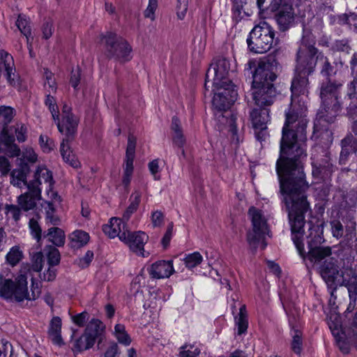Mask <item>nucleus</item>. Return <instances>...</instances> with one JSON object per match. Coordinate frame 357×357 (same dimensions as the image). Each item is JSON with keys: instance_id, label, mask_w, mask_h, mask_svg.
<instances>
[{"instance_id": "obj_34", "label": "nucleus", "mask_w": 357, "mask_h": 357, "mask_svg": "<svg viewBox=\"0 0 357 357\" xmlns=\"http://www.w3.org/2000/svg\"><path fill=\"white\" fill-rule=\"evenodd\" d=\"M102 332L103 327L102 326V322L96 319H91L86 326L85 330V333L89 335L90 337H93L95 342L96 340H98L99 342L102 340Z\"/></svg>"}, {"instance_id": "obj_26", "label": "nucleus", "mask_w": 357, "mask_h": 357, "mask_svg": "<svg viewBox=\"0 0 357 357\" xmlns=\"http://www.w3.org/2000/svg\"><path fill=\"white\" fill-rule=\"evenodd\" d=\"M29 172L30 167L26 163L22 164L18 169H14L10 172V183L13 186L20 188L24 185L28 188L29 183L26 181V177Z\"/></svg>"}, {"instance_id": "obj_9", "label": "nucleus", "mask_w": 357, "mask_h": 357, "mask_svg": "<svg viewBox=\"0 0 357 357\" xmlns=\"http://www.w3.org/2000/svg\"><path fill=\"white\" fill-rule=\"evenodd\" d=\"M268 9L275 13L274 18L280 31H285L293 25L295 13L291 3L285 0H272Z\"/></svg>"}, {"instance_id": "obj_42", "label": "nucleus", "mask_w": 357, "mask_h": 357, "mask_svg": "<svg viewBox=\"0 0 357 357\" xmlns=\"http://www.w3.org/2000/svg\"><path fill=\"white\" fill-rule=\"evenodd\" d=\"M244 1L243 0H232V18L236 22L241 21L245 15H248L243 10Z\"/></svg>"}, {"instance_id": "obj_36", "label": "nucleus", "mask_w": 357, "mask_h": 357, "mask_svg": "<svg viewBox=\"0 0 357 357\" xmlns=\"http://www.w3.org/2000/svg\"><path fill=\"white\" fill-rule=\"evenodd\" d=\"M95 344L93 337H90L85 332L73 342L74 352H81L92 347Z\"/></svg>"}, {"instance_id": "obj_60", "label": "nucleus", "mask_w": 357, "mask_h": 357, "mask_svg": "<svg viewBox=\"0 0 357 357\" xmlns=\"http://www.w3.org/2000/svg\"><path fill=\"white\" fill-rule=\"evenodd\" d=\"M10 163L5 156H0V172L1 176H6L10 171Z\"/></svg>"}, {"instance_id": "obj_51", "label": "nucleus", "mask_w": 357, "mask_h": 357, "mask_svg": "<svg viewBox=\"0 0 357 357\" xmlns=\"http://www.w3.org/2000/svg\"><path fill=\"white\" fill-rule=\"evenodd\" d=\"M31 234L39 243L42 238V229L38 221L35 218H31L29 222Z\"/></svg>"}, {"instance_id": "obj_53", "label": "nucleus", "mask_w": 357, "mask_h": 357, "mask_svg": "<svg viewBox=\"0 0 357 357\" xmlns=\"http://www.w3.org/2000/svg\"><path fill=\"white\" fill-rule=\"evenodd\" d=\"M199 350L197 347L192 344H185L181 347L179 357H197Z\"/></svg>"}, {"instance_id": "obj_46", "label": "nucleus", "mask_w": 357, "mask_h": 357, "mask_svg": "<svg viewBox=\"0 0 357 357\" xmlns=\"http://www.w3.org/2000/svg\"><path fill=\"white\" fill-rule=\"evenodd\" d=\"M46 94V98L45 100V105L48 107L50 112L52 114L54 121L58 120L59 116V112L58 106L56 102V100L52 93H47Z\"/></svg>"}, {"instance_id": "obj_47", "label": "nucleus", "mask_w": 357, "mask_h": 357, "mask_svg": "<svg viewBox=\"0 0 357 357\" xmlns=\"http://www.w3.org/2000/svg\"><path fill=\"white\" fill-rule=\"evenodd\" d=\"M183 260L185 266L192 269L202 263L203 257L199 252H194L186 255Z\"/></svg>"}, {"instance_id": "obj_2", "label": "nucleus", "mask_w": 357, "mask_h": 357, "mask_svg": "<svg viewBox=\"0 0 357 357\" xmlns=\"http://www.w3.org/2000/svg\"><path fill=\"white\" fill-rule=\"evenodd\" d=\"M342 84L336 80L328 79L323 81L319 87V97L321 105L317 116L319 119L314 122V131L312 137H314L318 131V123L320 121L331 123L342 109L340 91Z\"/></svg>"}, {"instance_id": "obj_61", "label": "nucleus", "mask_w": 357, "mask_h": 357, "mask_svg": "<svg viewBox=\"0 0 357 357\" xmlns=\"http://www.w3.org/2000/svg\"><path fill=\"white\" fill-rule=\"evenodd\" d=\"M188 10V0H178L177 16L183 20Z\"/></svg>"}, {"instance_id": "obj_37", "label": "nucleus", "mask_w": 357, "mask_h": 357, "mask_svg": "<svg viewBox=\"0 0 357 357\" xmlns=\"http://www.w3.org/2000/svg\"><path fill=\"white\" fill-rule=\"evenodd\" d=\"M130 201V204L123 215L122 219L125 221H128L131 215L137 211L141 201V193L139 191H135L131 195Z\"/></svg>"}, {"instance_id": "obj_63", "label": "nucleus", "mask_w": 357, "mask_h": 357, "mask_svg": "<svg viewBox=\"0 0 357 357\" xmlns=\"http://www.w3.org/2000/svg\"><path fill=\"white\" fill-rule=\"evenodd\" d=\"M120 352L116 343L111 344L106 349L104 357H119Z\"/></svg>"}, {"instance_id": "obj_24", "label": "nucleus", "mask_w": 357, "mask_h": 357, "mask_svg": "<svg viewBox=\"0 0 357 357\" xmlns=\"http://www.w3.org/2000/svg\"><path fill=\"white\" fill-rule=\"evenodd\" d=\"M269 109L255 108L250 112V119L255 131L266 130L267 123L270 121Z\"/></svg>"}, {"instance_id": "obj_49", "label": "nucleus", "mask_w": 357, "mask_h": 357, "mask_svg": "<svg viewBox=\"0 0 357 357\" xmlns=\"http://www.w3.org/2000/svg\"><path fill=\"white\" fill-rule=\"evenodd\" d=\"M45 219L47 223H50L54 226L59 225L61 220L58 215H55V208L52 203H48L45 208Z\"/></svg>"}, {"instance_id": "obj_43", "label": "nucleus", "mask_w": 357, "mask_h": 357, "mask_svg": "<svg viewBox=\"0 0 357 357\" xmlns=\"http://www.w3.org/2000/svg\"><path fill=\"white\" fill-rule=\"evenodd\" d=\"M324 241V239L321 234L317 231H310V235L307 236V248L308 251H311L316 248H320L321 244Z\"/></svg>"}, {"instance_id": "obj_32", "label": "nucleus", "mask_w": 357, "mask_h": 357, "mask_svg": "<svg viewBox=\"0 0 357 357\" xmlns=\"http://www.w3.org/2000/svg\"><path fill=\"white\" fill-rule=\"evenodd\" d=\"M334 170L335 167L331 162L330 157L326 155L318 166L313 165L312 174H317L324 178L330 176Z\"/></svg>"}, {"instance_id": "obj_35", "label": "nucleus", "mask_w": 357, "mask_h": 357, "mask_svg": "<svg viewBox=\"0 0 357 357\" xmlns=\"http://www.w3.org/2000/svg\"><path fill=\"white\" fill-rule=\"evenodd\" d=\"M308 258L314 264L320 263L324 259H327V257H331L332 254L331 248L328 246L316 248L315 249L308 251Z\"/></svg>"}, {"instance_id": "obj_56", "label": "nucleus", "mask_w": 357, "mask_h": 357, "mask_svg": "<svg viewBox=\"0 0 357 357\" xmlns=\"http://www.w3.org/2000/svg\"><path fill=\"white\" fill-rule=\"evenodd\" d=\"M15 114V109L8 106H0V117L3 119V121L6 123H10Z\"/></svg>"}, {"instance_id": "obj_21", "label": "nucleus", "mask_w": 357, "mask_h": 357, "mask_svg": "<svg viewBox=\"0 0 357 357\" xmlns=\"http://www.w3.org/2000/svg\"><path fill=\"white\" fill-rule=\"evenodd\" d=\"M337 259L330 257L324 260V263L319 267L320 274L328 285L335 284V280L339 275Z\"/></svg>"}, {"instance_id": "obj_15", "label": "nucleus", "mask_w": 357, "mask_h": 357, "mask_svg": "<svg viewBox=\"0 0 357 357\" xmlns=\"http://www.w3.org/2000/svg\"><path fill=\"white\" fill-rule=\"evenodd\" d=\"M291 102L298 103V100L302 103L303 101L299 99L301 96H307L309 93L310 82L308 75L295 73L291 84Z\"/></svg>"}, {"instance_id": "obj_55", "label": "nucleus", "mask_w": 357, "mask_h": 357, "mask_svg": "<svg viewBox=\"0 0 357 357\" xmlns=\"http://www.w3.org/2000/svg\"><path fill=\"white\" fill-rule=\"evenodd\" d=\"M19 206L14 204H6L5 206V213L7 215L10 214L16 222L20 219L21 208L24 210L20 204Z\"/></svg>"}, {"instance_id": "obj_57", "label": "nucleus", "mask_w": 357, "mask_h": 357, "mask_svg": "<svg viewBox=\"0 0 357 357\" xmlns=\"http://www.w3.org/2000/svg\"><path fill=\"white\" fill-rule=\"evenodd\" d=\"M236 324L238 327V334L242 335L247 331L248 321L247 315H238L235 317Z\"/></svg>"}, {"instance_id": "obj_5", "label": "nucleus", "mask_w": 357, "mask_h": 357, "mask_svg": "<svg viewBox=\"0 0 357 357\" xmlns=\"http://www.w3.org/2000/svg\"><path fill=\"white\" fill-rule=\"evenodd\" d=\"M105 43V52L109 59L124 63L132 59V47L128 41L116 33L107 32L102 36Z\"/></svg>"}, {"instance_id": "obj_16", "label": "nucleus", "mask_w": 357, "mask_h": 357, "mask_svg": "<svg viewBox=\"0 0 357 357\" xmlns=\"http://www.w3.org/2000/svg\"><path fill=\"white\" fill-rule=\"evenodd\" d=\"M54 121L56 123L59 131L65 136L63 140L73 141L75 139L79 123L77 116H67L62 117L61 121H60L59 116L58 120Z\"/></svg>"}, {"instance_id": "obj_10", "label": "nucleus", "mask_w": 357, "mask_h": 357, "mask_svg": "<svg viewBox=\"0 0 357 357\" xmlns=\"http://www.w3.org/2000/svg\"><path fill=\"white\" fill-rule=\"evenodd\" d=\"M319 53L318 49L314 45L299 47L296 54L295 73L308 76L312 74L318 61L317 55Z\"/></svg>"}, {"instance_id": "obj_58", "label": "nucleus", "mask_w": 357, "mask_h": 357, "mask_svg": "<svg viewBox=\"0 0 357 357\" xmlns=\"http://www.w3.org/2000/svg\"><path fill=\"white\" fill-rule=\"evenodd\" d=\"M89 315L86 312H82L72 317L73 322L78 326L82 327L89 320Z\"/></svg>"}, {"instance_id": "obj_52", "label": "nucleus", "mask_w": 357, "mask_h": 357, "mask_svg": "<svg viewBox=\"0 0 357 357\" xmlns=\"http://www.w3.org/2000/svg\"><path fill=\"white\" fill-rule=\"evenodd\" d=\"M39 144L43 151L50 153L56 146L54 141L46 135H40L39 137Z\"/></svg>"}, {"instance_id": "obj_27", "label": "nucleus", "mask_w": 357, "mask_h": 357, "mask_svg": "<svg viewBox=\"0 0 357 357\" xmlns=\"http://www.w3.org/2000/svg\"><path fill=\"white\" fill-rule=\"evenodd\" d=\"M61 319L59 317H54L50 323L48 335L53 344L61 346L64 344L61 335Z\"/></svg>"}, {"instance_id": "obj_50", "label": "nucleus", "mask_w": 357, "mask_h": 357, "mask_svg": "<svg viewBox=\"0 0 357 357\" xmlns=\"http://www.w3.org/2000/svg\"><path fill=\"white\" fill-rule=\"evenodd\" d=\"M22 257V252L19 247H13L6 255L7 261L12 266L16 265Z\"/></svg>"}, {"instance_id": "obj_33", "label": "nucleus", "mask_w": 357, "mask_h": 357, "mask_svg": "<svg viewBox=\"0 0 357 357\" xmlns=\"http://www.w3.org/2000/svg\"><path fill=\"white\" fill-rule=\"evenodd\" d=\"M45 237L48 238V241L57 247H61L65 244V233L63 230L57 227L48 229L47 234H44V238Z\"/></svg>"}, {"instance_id": "obj_22", "label": "nucleus", "mask_w": 357, "mask_h": 357, "mask_svg": "<svg viewBox=\"0 0 357 357\" xmlns=\"http://www.w3.org/2000/svg\"><path fill=\"white\" fill-rule=\"evenodd\" d=\"M149 275L153 278L160 279L170 277L174 270L172 260H160L153 263L148 269Z\"/></svg>"}, {"instance_id": "obj_12", "label": "nucleus", "mask_w": 357, "mask_h": 357, "mask_svg": "<svg viewBox=\"0 0 357 357\" xmlns=\"http://www.w3.org/2000/svg\"><path fill=\"white\" fill-rule=\"evenodd\" d=\"M222 89L213 87L214 96L213 106L218 111H226L230 108L237 98L235 86H222Z\"/></svg>"}, {"instance_id": "obj_18", "label": "nucleus", "mask_w": 357, "mask_h": 357, "mask_svg": "<svg viewBox=\"0 0 357 357\" xmlns=\"http://www.w3.org/2000/svg\"><path fill=\"white\" fill-rule=\"evenodd\" d=\"M148 240V236L142 231L130 232L127 231L126 239L121 241L128 245L130 249L137 255L144 257V246Z\"/></svg>"}, {"instance_id": "obj_64", "label": "nucleus", "mask_w": 357, "mask_h": 357, "mask_svg": "<svg viewBox=\"0 0 357 357\" xmlns=\"http://www.w3.org/2000/svg\"><path fill=\"white\" fill-rule=\"evenodd\" d=\"M350 74L351 77H357V52L353 53L349 60Z\"/></svg>"}, {"instance_id": "obj_25", "label": "nucleus", "mask_w": 357, "mask_h": 357, "mask_svg": "<svg viewBox=\"0 0 357 357\" xmlns=\"http://www.w3.org/2000/svg\"><path fill=\"white\" fill-rule=\"evenodd\" d=\"M298 320L295 316H290L289 323L291 328L292 341L291 342V350L298 355H300L303 349L302 332L298 328Z\"/></svg>"}, {"instance_id": "obj_62", "label": "nucleus", "mask_w": 357, "mask_h": 357, "mask_svg": "<svg viewBox=\"0 0 357 357\" xmlns=\"http://www.w3.org/2000/svg\"><path fill=\"white\" fill-rule=\"evenodd\" d=\"M151 221L153 227H160L164 222V214L160 211L153 212Z\"/></svg>"}, {"instance_id": "obj_1", "label": "nucleus", "mask_w": 357, "mask_h": 357, "mask_svg": "<svg viewBox=\"0 0 357 357\" xmlns=\"http://www.w3.org/2000/svg\"><path fill=\"white\" fill-rule=\"evenodd\" d=\"M308 122L305 102H291L285 111L280 156L275 165L280 183L279 192L288 213L291 239L302 257L305 256L303 243L305 214L310 208L306 195L309 184L303 169V162L307 158Z\"/></svg>"}, {"instance_id": "obj_44", "label": "nucleus", "mask_w": 357, "mask_h": 357, "mask_svg": "<svg viewBox=\"0 0 357 357\" xmlns=\"http://www.w3.org/2000/svg\"><path fill=\"white\" fill-rule=\"evenodd\" d=\"M16 26L22 34L26 36L27 41H29V37L31 36V31L29 22L25 15H19L16 21Z\"/></svg>"}, {"instance_id": "obj_11", "label": "nucleus", "mask_w": 357, "mask_h": 357, "mask_svg": "<svg viewBox=\"0 0 357 357\" xmlns=\"http://www.w3.org/2000/svg\"><path fill=\"white\" fill-rule=\"evenodd\" d=\"M252 97L255 104L262 109H269L276 99L277 91L273 84L252 85Z\"/></svg>"}, {"instance_id": "obj_38", "label": "nucleus", "mask_w": 357, "mask_h": 357, "mask_svg": "<svg viewBox=\"0 0 357 357\" xmlns=\"http://www.w3.org/2000/svg\"><path fill=\"white\" fill-rule=\"evenodd\" d=\"M44 89L45 93H55L57 90V84L54 78V75L48 68L44 69Z\"/></svg>"}, {"instance_id": "obj_54", "label": "nucleus", "mask_w": 357, "mask_h": 357, "mask_svg": "<svg viewBox=\"0 0 357 357\" xmlns=\"http://www.w3.org/2000/svg\"><path fill=\"white\" fill-rule=\"evenodd\" d=\"M47 261L50 266H56L61 260V255L59 250L54 247L50 248L47 255Z\"/></svg>"}, {"instance_id": "obj_40", "label": "nucleus", "mask_w": 357, "mask_h": 357, "mask_svg": "<svg viewBox=\"0 0 357 357\" xmlns=\"http://www.w3.org/2000/svg\"><path fill=\"white\" fill-rule=\"evenodd\" d=\"M114 335L119 343L125 346H128L131 343V338L127 333L123 324H117L115 325Z\"/></svg>"}, {"instance_id": "obj_59", "label": "nucleus", "mask_w": 357, "mask_h": 357, "mask_svg": "<svg viewBox=\"0 0 357 357\" xmlns=\"http://www.w3.org/2000/svg\"><path fill=\"white\" fill-rule=\"evenodd\" d=\"M8 352L11 356L13 353L11 344L5 340H0V357H7Z\"/></svg>"}, {"instance_id": "obj_20", "label": "nucleus", "mask_w": 357, "mask_h": 357, "mask_svg": "<svg viewBox=\"0 0 357 357\" xmlns=\"http://www.w3.org/2000/svg\"><path fill=\"white\" fill-rule=\"evenodd\" d=\"M341 151L339 157V163L346 165L349 157L357 152V137L351 134L347 135L340 141Z\"/></svg>"}, {"instance_id": "obj_28", "label": "nucleus", "mask_w": 357, "mask_h": 357, "mask_svg": "<svg viewBox=\"0 0 357 357\" xmlns=\"http://www.w3.org/2000/svg\"><path fill=\"white\" fill-rule=\"evenodd\" d=\"M171 128L174 132L173 142L176 146L181 149V155L185 157V151L183 147L185 144V139L183 134L180 121L176 116L172 117Z\"/></svg>"}, {"instance_id": "obj_7", "label": "nucleus", "mask_w": 357, "mask_h": 357, "mask_svg": "<svg viewBox=\"0 0 357 357\" xmlns=\"http://www.w3.org/2000/svg\"><path fill=\"white\" fill-rule=\"evenodd\" d=\"M248 213L251 217L252 229L247 233V241L254 249H256L261 242V248L264 250L267 245L265 242V235L268 230L266 220L262 212L254 206L250 208Z\"/></svg>"}, {"instance_id": "obj_17", "label": "nucleus", "mask_w": 357, "mask_h": 357, "mask_svg": "<svg viewBox=\"0 0 357 357\" xmlns=\"http://www.w3.org/2000/svg\"><path fill=\"white\" fill-rule=\"evenodd\" d=\"M102 231L110 238L118 236L122 241L126 239L128 230L126 229L125 220L119 218H112L109 224L102 226Z\"/></svg>"}, {"instance_id": "obj_13", "label": "nucleus", "mask_w": 357, "mask_h": 357, "mask_svg": "<svg viewBox=\"0 0 357 357\" xmlns=\"http://www.w3.org/2000/svg\"><path fill=\"white\" fill-rule=\"evenodd\" d=\"M275 60L271 62L269 59L266 61H261L258 63L257 68H255L252 74V82L253 86L265 85L266 84H273L272 82L276 79L277 75L274 72V66L273 63Z\"/></svg>"}, {"instance_id": "obj_3", "label": "nucleus", "mask_w": 357, "mask_h": 357, "mask_svg": "<svg viewBox=\"0 0 357 357\" xmlns=\"http://www.w3.org/2000/svg\"><path fill=\"white\" fill-rule=\"evenodd\" d=\"M43 181L50 189L52 188L54 181L52 172L44 166H39L34 174V179L28 184V191L17 197V203L24 211L33 209L36 206V201L40 199Z\"/></svg>"}, {"instance_id": "obj_45", "label": "nucleus", "mask_w": 357, "mask_h": 357, "mask_svg": "<svg viewBox=\"0 0 357 357\" xmlns=\"http://www.w3.org/2000/svg\"><path fill=\"white\" fill-rule=\"evenodd\" d=\"M351 40L348 38L335 40L333 44L332 50L349 54L351 50Z\"/></svg>"}, {"instance_id": "obj_23", "label": "nucleus", "mask_w": 357, "mask_h": 357, "mask_svg": "<svg viewBox=\"0 0 357 357\" xmlns=\"http://www.w3.org/2000/svg\"><path fill=\"white\" fill-rule=\"evenodd\" d=\"M1 59L4 65V75L11 86L17 84V75L15 74V68L13 56L4 50L0 51Z\"/></svg>"}, {"instance_id": "obj_48", "label": "nucleus", "mask_w": 357, "mask_h": 357, "mask_svg": "<svg viewBox=\"0 0 357 357\" xmlns=\"http://www.w3.org/2000/svg\"><path fill=\"white\" fill-rule=\"evenodd\" d=\"M345 97L357 101V77H352V79L347 82Z\"/></svg>"}, {"instance_id": "obj_4", "label": "nucleus", "mask_w": 357, "mask_h": 357, "mask_svg": "<svg viewBox=\"0 0 357 357\" xmlns=\"http://www.w3.org/2000/svg\"><path fill=\"white\" fill-rule=\"evenodd\" d=\"M275 31L266 22L255 25L247 38L248 50L255 54H264L269 51L273 45Z\"/></svg>"}, {"instance_id": "obj_31", "label": "nucleus", "mask_w": 357, "mask_h": 357, "mask_svg": "<svg viewBox=\"0 0 357 357\" xmlns=\"http://www.w3.org/2000/svg\"><path fill=\"white\" fill-rule=\"evenodd\" d=\"M71 141L62 140L60 145V153L63 161L74 168L79 166V162L77 160L75 155L73 153L69 143Z\"/></svg>"}, {"instance_id": "obj_19", "label": "nucleus", "mask_w": 357, "mask_h": 357, "mask_svg": "<svg viewBox=\"0 0 357 357\" xmlns=\"http://www.w3.org/2000/svg\"><path fill=\"white\" fill-rule=\"evenodd\" d=\"M341 285L347 288L350 298H357V270L352 267H344L341 272Z\"/></svg>"}, {"instance_id": "obj_8", "label": "nucleus", "mask_w": 357, "mask_h": 357, "mask_svg": "<svg viewBox=\"0 0 357 357\" xmlns=\"http://www.w3.org/2000/svg\"><path fill=\"white\" fill-rule=\"evenodd\" d=\"M230 62L224 57L216 59L206 72V82L213 80V87L222 89V86H234L229 79Z\"/></svg>"}, {"instance_id": "obj_39", "label": "nucleus", "mask_w": 357, "mask_h": 357, "mask_svg": "<svg viewBox=\"0 0 357 357\" xmlns=\"http://www.w3.org/2000/svg\"><path fill=\"white\" fill-rule=\"evenodd\" d=\"M318 61L321 62L320 73L326 77V79H331L330 77L333 75L334 67L331 65L329 59L322 52H319L317 55Z\"/></svg>"}, {"instance_id": "obj_30", "label": "nucleus", "mask_w": 357, "mask_h": 357, "mask_svg": "<svg viewBox=\"0 0 357 357\" xmlns=\"http://www.w3.org/2000/svg\"><path fill=\"white\" fill-rule=\"evenodd\" d=\"M69 245L73 249H79L89 241V234L83 230H75L69 235Z\"/></svg>"}, {"instance_id": "obj_29", "label": "nucleus", "mask_w": 357, "mask_h": 357, "mask_svg": "<svg viewBox=\"0 0 357 357\" xmlns=\"http://www.w3.org/2000/svg\"><path fill=\"white\" fill-rule=\"evenodd\" d=\"M14 137L8 134V132L3 130L0 132V153L3 151L2 146L10 149V155L12 157H17L20 155V149L19 147L14 144Z\"/></svg>"}, {"instance_id": "obj_14", "label": "nucleus", "mask_w": 357, "mask_h": 357, "mask_svg": "<svg viewBox=\"0 0 357 357\" xmlns=\"http://www.w3.org/2000/svg\"><path fill=\"white\" fill-rule=\"evenodd\" d=\"M136 144V137L133 135L130 134L128 137L126 158L123 164V176L122 179V183L125 188H128L133 173V162L135 156Z\"/></svg>"}, {"instance_id": "obj_6", "label": "nucleus", "mask_w": 357, "mask_h": 357, "mask_svg": "<svg viewBox=\"0 0 357 357\" xmlns=\"http://www.w3.org/2000/svg\"><path fill=\"white\" fill-rule=\"evenodd\" d=\"M40 293V291L37 287L32 289V297H30L26 278L24 275H19L15 282L10 279L3 280L0 277V296L6 298H14L18 302L25 299L35 300L38 297Z\"/></svg>"}, {"instance_id": "obj_41", "label": "nucleus", "mask_w": 357, "mask_h": 357, "mask_svg": "<svg viewBox=\"0 0 357 357\" xmlns=\"http://www.w3.org/2000/svg\"><path fill=\"white\" fill-rule=\"evenodd\" d=\"M329 328L332 332V334L335 336L337 340V345L343 354H348L349 352V344L344 341L341 340L340 336V329L338 324L333 323L328 324Z\"/></svg>"}]
</instances>
